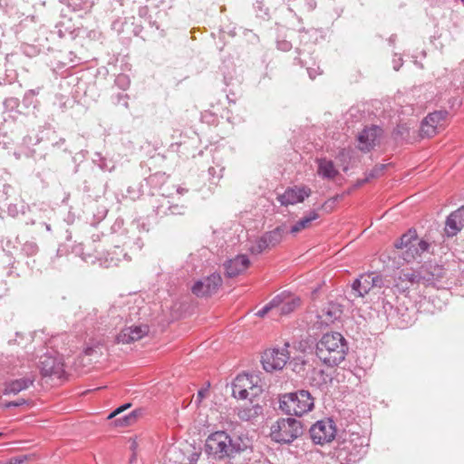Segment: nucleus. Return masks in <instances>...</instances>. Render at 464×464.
Instances as JSON below:
<instances>
[{
  "label": "nucleus",
  "instance_id": "nucleus-1",
  "mask_svg": "<svg viewBox=\"0 0 464 464\" xmlns=\"http://www.w3.org/2000/svg\"><path fill=\"white\" fill-rule=\"evenodd\" d=\"M247 438L230 436L225 430L210 433L205 442L204 451L215 460L235 459L248 448Z\"/></svg>",
  "mask_w": 464,
  "mask_h": 464
},
{
  "label": "nucleus",
  "instance_id": "nucleus-2",
  "mask_svg": "<svg viewBox=\"0 0 464 464\" xmlns=\"http://www.w3.org/2000/svg\"><path fill=\"white\" fill-rule=\"evenodd\" d=\"M348 351L349 343L339 332L324 334L315 345L316 356L329 367L338 366L343 362Z\"/></svg>",
  "mask_w": 464,
  "mask_h": 464
},
{
  "label": "nucleus",
  "instance_id": "nucleus-3",
  "mask_svg": "<svg viewBox=\"0 0 464 464\" xmlns=\"http://www.w3.org/2000/svg\"><path fill=\"white\" fill-rule=\"evenodd\" d=\"M314 407V399L307 390H297L279 396V409L288 416H302Z\"/></svg>",
  "mask_w": 464,
  "mask_h": 464
},
{
  "label": "nucleus",
  "instance_id": "nucleus-4",
  "mask_svg": "<svg viewBox=\"0 0 464 464\" xmlns=\"http://www.w3.org/2000/svg\"><path fill=\"white\" fill-rule=\"evenodd\" d=\"M305 426L293 416L281 418L271 427L273 440L279 443L290 444L303 435Z\"/></svg>",
  "mask_w": 464,
  "mask_h": 464
},
{
  "label": "nucleus",
  "instance_id": "nucleus-5",
  "mask_svg": "<svg viewBox=\"0 0 464 464\" xmlns=\"http://www.w3.org/2000/svg\"><path fill=\"white\" fill-rule=\"evenodd\" d=\"M82 191L89 198H98L105 194L107 182L92 164H84L80 172Z\"/></svg>",
  "mask_w": 464,
  "mask_h": 464
},
{
  "label": "nucleus",
  "instance_id": "nucleus-6",
  "mask_svg": "<svg viewBox=\"0 0 464 464\" xmlns=\"http://www.w3.org/2000/svg\"><path fill=\"white\" fill-rule=\"evenodd\" d=\"M443 238L444 234L440 233L438 229H430L422 237L419 238L417 237V240L414 242L413 246L409 251H405L402 254V257L407 263H411L418 257H420L425 253L434 255L435 246H437V244H440V241L443 240Z\"/></svg>",
  "mask_w": 464,
  "mask_h": 464
},
{
  "label": "nucleus",
  "instance_id": "nucleus-7",
  "mask_svg": "<svg viewBox=\"0 0 464 464\" xmlns=\"http://www.w3.org/2000/svg\"><path fill=\"white\" fill-rule=\"evenodd\" d=\"M420 273L424 286H432L437 289H447L450 286L448 270L442 265L432 261L425 262L420 266Z\"/></svg>",
  "mask_w": 464,
  "mask_h": 464
},
{
  "label": "nucleus",
  "instance_id": "nucleus-8",
  "mask_svg": "<svg viewBox=\"0 0 464 464\" xmlns=\"http://www.w3.org/2000/svg\"><path fill=\"white\" fill-rule=\"evenodd\" d=\"M287 233V226L283 223L256 238L250 246L249 251L254 255H260L267 249L274 248L281 243L284 236Z\"/></svg>",
  "mask_w": 464,
  "mask_h": 464
},
{
  "label": "nucleus",
  "instance_id": "nucleus-9",
  "mask_svg": "<svg viewBox=\"0 0 464 464\" xmlns=\"http://www.w3.org/2000/svg\"><path fill=\"white\" fill-rule=\"evenodd\" d=\"M309 436L314 444L331 442L338 436L334 421L331 418L317 420L309 428Z\"/></svg>",
  "mask_w": 464,
  "mask_h": 464
},
{
  "label": "nucleus",
  "instance_id": "nucleus-10",
  "mask_svg": "<svg viewBox=\"0 0 464 464\" xmlns=\"http://www.w3.org/2000/svg\"><path fill=\"white\" fill-rule=\"evenodd\" d=\"M222 283L220 274L214 272L197 280L191 286V292L197 297H208L217 293Z\"/></svg>",
  "mask_w": 464,
  "mask_h": 464
},
{
  "label": "nucleus",
  "instance_id": "nucleus-11",
  "mask_svg": "<svg viewBox=\"0 0 464 464\" xmlns=\"http://www.w3.org/2000/svg\"><path fill=\"white\" fill-rule=\"evenodd\" d=\"M289 360L286 348H273L264 352L261 357L263 369L266 372L282 370Z\"/></svg>",
  "mask_w": 464,
  "mask_h": 464
},
{
  "label": "nucleus",
  "instance_id": "nucleus-12",
  "mask_svg": "<svg viewBox=\"0 0 464 464\" xmlns=\"http://www.w3.org/2000/svg\"><path fill=\"white\" fill-rule=\"evenodd\" d=\"M349 440L346 437L343 439V449L349 452L351 456L350 460L355 461L366 454L369 446L368 439L354 432L349 434Z\"/></svg>",
  "mask_w": 464,
  "mask_h": 464
},
{
  "label": "nucleus",
  "instance_id": "nucleus-13",
  "mask_svg": "<svg viewBox=\"0 0 464 464\" xmlns=\"http://www.w3.org/2000/svg\"><path fill=\"white\" fill-rule=\"evenodd\" d=\"M382 133V129L377 125L366 126L357 137L359 149L363 152H369L379 144Z\"/></svg>",
  "mask_w": 464,
  "mask_h": 464
},
{
  "label": "nucleus",
  "instance_id": "nucleus-14",
  "mask_svg": "<svg viewBox=\"0 0 464 464\" xmlns=\"http://www.w3.org/2000/svg\"><path fill=\"white\" fill-rule=\"evenodd\" d=\"M39 368L44 377L61 378L63 373V364L61 360L49 353L40 357Z\"/></svg>",
  "mask_w": 464,
  "mask_h": 464
},
{
  "label": "nucleus",
  "instance_id": "nucleus-15",
  "mask_svg": "<svg viewBox=\"0 0 464 464\" xmlns=\"http://www.w3.org/2000/svg\"><path fill=\"white\" fill-rule=\"evenodd\" d=\"M311 195V189L307 187L287 188L283 194L277 196V200L282 206L295 205L303 202Z\"/></svg>",
  "mask_w": 464,
  "mask_h": 464
},
{
  "label": "nucleus",
  "instance_id": "nucleus-16",
  "mask_svg": "<svg viewBox=\"0 0 464 464\" xmlns=\"http://www.w3.org/2000/svg\"><path fill=\"white\" fill-rule=\"evenodd\" d=\"M150 328L147 324H132L124 327L116 335V342L118 343H130L140 340L142 337L149 334Z\"/></svg>",
  "mask_w": 464,
  "mask_h": 464
},
{
  "label": "nucleus",
  "instance_id": "nucleus-17",
  "mask_svg": "<svg viewBox=\"0 0 464 464\" xmlns=\"http://www.w3.org/2000/svg\"><path fill=\"white\" fill-rule=\"evenodd\" d=\"M343 313V306L336 302H328L317 314L318 323L322 325L329 324L339 320Z\"/></svg>",
  "mask_w": 464,
  "mask_h": 464
},
{
  "label": "nucleus",
  "instance_id": "nucleus-18",
  "mask_svg": "<svg viewBox=\"0 0 464 464\" xmlns=\"http://www.w3.org/2000/svg\"><path fill=\"white\" fill-rule=\"evenodd\" d=\"M464 227V206L452 211L446 218L444 233L448 237L456 236Z\"/></svg>",
  "mask_w": 464,
  "mask_h": 464
},
{
  "label": "nucleus",
  "instance_id": "nucleus-19",
  "mask_svg": "<svg viewBox=\"0 0 464 464\" xmlns=\"http://www.w3.org/2000/svg\"><path fill=\"white\" fill-rule=\"evenodd\" d=\"M250 265V260L246 255H237L234 258L224 262L226 276L232 278L242 274Z\"/></svg>",
  "mask_w": 464,
  "mask_h": 464
},
{
  "label": "nucleus",
  "instance_id": "nucleus-20",
  "mask_svg": "<svg viewBox=\"0 0 464 464\" xmlns=\"http://www.w3.org/2000/svg\"><path fill=\"white\" fill-rule=\"evenodd\" d=\"M121 260L130 261V257L120 246H114L103 257L99 258L100 265L106 268L119 266Z\"/></svg>",
  "mask_w": 464,
  "mask_h": 464
},
{
  "label": "nucleus",
  "instance_id": "nucleus-21",
  "mask_svg": "<svg viewBox=\"0 0 464 464\" xmlns=\"http://www.w3.org/2000/svg\"><path fill=\"white\" fill-rule=\"evenodd\" d=\"M251 376L248 374L237 375L232 382V396L236 399L246 400L248 396L246 386L252 388Z\"/></svg>",
  "mask_w": 464,
  "mask_h": 464
},
{
  "label": "nucleus",
  "instance_id": "nucleus-22",
  "mask_svg": "<svg viewBox=\"0 0 464 464\" xmlns=\"http://www.w3.org/2000/svg\"><path fill=\"white\" fill-rule=\"evenodd\" d=\"M394 316L392 317L391 322L400 328H405L413 323L412 311H410L407 306L402 304L395 305Z\"/></svg>",
  "mask_w": 464,
  "mask_h": 464
},
{
  "label": "nucleus",
  "instance_id": "nucleus-23",
  "mask_svg": "<svg viewBox=\"0 0 464 464\" xmlns=\"http://www.w3.org/2000/svg\"><path fill=\"white\" fill-rule=\"evenodd\" d=\"M35 377L34 374L26 375L20 379L12 380L5 384L4 394H17L28 389L34 384Z\"/></svg>",
  "mask_w": 464,
  "mask_h": 464
},
{
  "label": "nucleus",
  "instance_id": "nucleus-24",
  "mask_svg": "<svg viewBox=\"0 0 464 464\" xmlns=\"http://www.w3.org/2000/svg\"><path fill=\"white\" fill-rule=\"evenodd\" d=\"M150 204L156 217L161 218L163 217L169 216L171 200L169 197H166L163 194L159 195L151 198Z\"/></svg>",
  "mask_w": 464,
  "mask_h": 464
},
{
  "label": "nucleus",
  "instance_id": "nucleus-25",
  "mask_svg": "<svg viewBox=\"0 0 464 464\" xmlns=\"http://www.w3.org/2000/svg\"><path fill=\"white\" fill-rule=\"evenodd\" d=\"M399 280L401 282V284H406L405 286L402 285L401 287L399 286V284L396 285V286L401 292H404L406 289H408L410 285H413L415 284L422 285L420 267L418 270L401 271L399 276Z\"/></svg>",
  "mask_w": 464,
  "mask_h": 464
},
{
  "label": "nucleus",
  "instance_id": "nucleus-26",
  "mask_svg": "<svg viewBox=\"0 0 464 464\" xmlns=\"http://www.w3.org/2000/svg\"><path fill=\"white\" fill-rule=\"evenodd\" d=\"M280 295V304L276 307V315H287L294 312L301 304L298 297Z\"/></svg>",
  "mask_w": 464,
  "mask_h": 464
},
{
  "label": "nucleus",
  "instance_id": "nucleus-27",
  "mask_svg": "<svg viewBox=\"0 0 464 464\" xmlns=\"http://www.w3.org/2000/svg\"><path fill=\"white\" fill-rule=\"evenodd\" d=\"M297 31L300 34V43L303 44H307L309 43L316 44L320 40H324L325 36L323 29H305L304 27L301 26L297 29Z\"/></svg>",
  "mask_w": 464,
  "mask_h": 464
},
{
  "label": "nucleus",
  "instance_id": "nucleus-28",
  "mask_svg": "<svg viewBox=\"0 0 464 464\" xmlns=\"http://www.w3.org/2000/svg\"><path fill=\"white\" fill-rule=\"evenodd\" d=\"M317 173L320 177L326 179H334L338 174V170L334 167L333 160L326 158H319L316 160Z\"/></svg>",
  "mask_w": 464,
  "mask_h": 464
},
{
  "label": "nucleus",
  "instance_id": "nucleus-29",
  "mask_svg": "<svg viewBox=\"0 0 464 464\" xmlns=\"http://www.w3.org/2000/svg\"><path fill=\"white\" fill-rule=\"evenodd\" d=\"M392 138L396 143H411L414 137L411 135V127L408 123H399L392 132Z\"/></svg>",
  "mask_w": 464,
  "mask_h": 464
},
{
  "label": "nucleus",
  "instance_id": "nucleus-30",
  "mask_svg": "<svg viewBox=\"0 0 464 464\" xmlns=\"http://www.w3.org/2000/svg\"><path fill=\"white\" fill-rule=\"evenodd\" d=\"M369 278L370 276L367 273L361 275L358 278L353 280L352 283V291L356 296L363 297L370 292L371 288Z\"/></svg>",
  "mask_w": 464,
  "mask_h": 464
},
{
  "label": "nucleus",
  "instance_id": "nucleus-31",
  "mask_svg": "<svg viewBox=\"0 0 464 464\" xmlns=\"http://www.w3.org/2000/svg\"><path fill=\"white\" fill-rule=\"evenodd\" d=\"M251 406H246L238 411L237 416L243 421H249L256 419L263 412V407L258 404H253V399H250Z\"/></svg>",
  "mask_w": 464,
  "mask_h": 464
},
{
  "label": "nucleus",
  "instance_id": "nucleus-32",
  "mask_svg": "<svg viewBox=\"0 0 464 464\" xmlns=\"http://www.w3.org/2000/svg\"><path fill=\"white\" fill-rule=\"evenodd\" d=\"M142 409H135L122 417L114 419L113 424L115 427H126L132 425L136 422L138 418L142 415Z\"/></svg>",
  "mask_w": 464,
  "mask_h": 464
},
{
  "label": "nucleus",
  "instance_id": "nucleus-33",
  "mask_svg": "<svg viewBox=\"0 0 464 464\" xmlns=\"http://www.w3.org/2000/svg\"><path fill=\"white\" fill-rule=\"evenodd\" d=\"M90 164L92 166H97L101 171H108L111 172L115 169V162L112 160H109L105 157H102L100 152H96L94 157Z\"/></svg>",
  "mask_w": 464,
  "mask_h": 464
},
{
  "label": "nucleus",
  "instance_id": "nucleus-34",
  "mask_svg": "<svg viewBox=\"0 0 464 464\" xmlns=\"http://www.w3.org/2000/svg\"><path fill=\"white\" fill-rule=\"evenodd\" d=\"M40 90V88H37L26 91L23 97L22 106L27 110H36L39 105L37 95L39 94Z\"/></svg>",
  "mask_w": 464,
  "mask_h": 464
},
{
  "label": "nucleus",
  "instance_id": "nucleus-35",
  "mask_svg": "<svg viewBox=\"0 0 464 464\" xmlns=\"http://www.w3.org/2000/svg\"><path fill=\"white\" fill-rule=\"evenodd\" d=\"M352 150L346 148H343L339 150L337 152L335 159L340 163L344 172L349 169V163L352 159Z\"/></svg>",
  "mask_w": 464,
  "mask_h": 464
},
{
  "label": "nucleus",
  "instance_id": "nucleus-36",
  "mask_svg": "<svg viewBox=\"0 0 464 464\" xmlns=\"http://www.w3.org/2000/svg\"><path fill=\"white\" fill-rule=\"evenodd\" d=\"M448 114L449 112L446 110L434 111L433 112L429 113L424 118L425 123H431L434 124L435 127H437V125L440 121H444L447 118Z\"/></svg>",
  "mask_w": 464,
  "mask_h": 464
},
{
  "label": "nucleus",
  "instance_id": "nucleus-37",
  "mask_svg": "<svg viewBox=\"0 0 464 464\" xmlns=\"http://www.w3.org/2000/svg\"><path fill=\"white\" fill-rule=\"evenodd\" d=\"M292 370L297 374H304L305 372V366L308 364V361H306L304 357L298 356L294 358L289 362Z\"/></svg>",
  "mask_w": 464,
  "mask_h": 464
},
{
  "label": "nucleus",
  "instance_id": "nucleus-38",
  "mask_svg": "<svg viewBox=\"0 0 464 464\" xmlns=\"http://www.w3.org/2000/svg\"><path fill=\"white\" fill-rule=\"evenodd\" d=\"M253 8L257 17L264 20L269 18V8L265 5L264 0H256Z\"/></svg>",
  "mask_w": 464,
  "mask_h": 464
},
{
  "label": "nucleus",
  "instance_id": "nucleus-39",
  "mask_svg": "<svg viewBox=\"0 0 464 464\" xmlns=\"http://www.w3.org/2000/svg\"><path fill=\"white\" fill-rule=\"evenodd\" d=\"M437 127L431 123H425V119L422 120L419 130V135L420 138H430L433 137L437 132Z\"/></svg>",
  "mask_w": 464,
  "mask_h": 464
},
{
  "label": "nucleus",
  "instance_id": "nucleus-40",
  "mask_svg": "<svg viewBox=\"0 0 464 464\" xmlns=\"http://www.w3.org/2000/svg\"><path fill=\"white\" fill-rule=\"evenodd\" d=\"M88 155V150H81L79 152L75 153L72 157V162L75 164L73 173L77 174L82 171V167L85 163L82 164L86 156Z\"/></svg>",
  "mask_w": 464,
  "mask_h": 464
},
{
  "label": "nucleus",
  "instance_id": "nucleus-41",
  "mask_svg": "<svg viewBox=\"0 0 464 464\" xmlns=\"http://www.w3.org/2000/svg\"><path fill=\"white\" fill-rule=\"evenodd\" d=\"M402 241L405 244V251H409L410 248L413 246L414 242L417 240V231L414 228H410L406 233L401 236Z\"/></svg>",
  "mask_w": 464,
  "mask_h": 464
},
{
  "label": "nucleus",
  "instance_id": "nucleus-42",
  "mask_svg": "<svg viewBox=\"0 0 464 464\" xmlns=\"http://www.w3.org/2000/svg\"><path fill=\"white\" fill-rule=\"evenodd\" d=\"M280 304V295L275 296L269 303L256 313L258 317H264L268 312L276 311V307Z\"/></svg>",
  "mask_w": 464,
  "mask_h": 464
},
{
  "label": "nucleus",
  "instance_id": "nucleus-43",
  "mask_svg": "<svg viewBox=\"0 0 464 464\" xmlns=\"http://www.w3.org/2000/svg\"><path fill=\"white\" fill-rule=\"evenodd\" d=\"M225 168L219 165L209 167L208 169L209 181L212 184H217L223 177V171Z\"/></svg>",
  "mask_w": 464,
  "mask_h": 464
},
{
  "label": "nucleus",
  "instance_id": "nucleus-44",
  "mask_svg": "<svg viewBox=\"0 0 464 464\" xmlns=\"http://www.w3.org/2000/svg\"><path fill=\"white\" fill-rule=\"evenodd\" d=\"M70 252L76 256H80L84 262H89V259L92 258L91 255L84 254L82 243L70 244Z\"/></svg>",
  "mask_w": 464,
  "mask_h": 464
},
{
  "label": "nucleus",
  "instance_id": "nucleus-45",
  "mask_svg": "<svg viewBox=\"0 0 464 464\" xmlns=\"http://www.w3.org/2000/svg\"><path fill=\"white\" fill-rule=\"evenodd\" d=\"M34 459H35L34 453L24 454V455L14 456V457L2 462V464H23L24 462L33 460Z\"/></svg>",
  "mask_w": 464,
  "mask_h": 464
},
{
  "label": "nucleus",
  "instance_id": "nucleus-46",
  "mask_svg": "<svg viewBox=\"0 0 464 464\" xmlns=\"http://www.w3.org/2000/svg\"><path fill=\"white\" fill-rule=\"evenodd\" d=\"M3 105H4V108L5 111H17V112L21 113V111H19L20 101L18 98H15V97L6 98L3 102Z\"/></svg>",
  "mask_w": 464,
  "mask_h": 464
},
{
  "label": "nucleus",
  "instance_id": "nucleus-47",
  "mask_svg": "<svg viewBox=\"0 0 464 464\" xmlns=\"http://www.w3.org/2000/svg\"><path fill=\"white\" fill-rule=\"evenodd\" d=\"M382 313L385 314L387 320L391 321L392 317L394 316L395 305L392 302L387 300L386 298L382 299Z\"/></svg>",
  "mask_w": 464,
  "mask_h": 464
},
{
  "label": "nucleus",
  "instance_id": "nucleus-48",
  "mask_svg": "<svg viewBox=\"0 0 464 464\" xmlns=\"http://www.w3.org/2000/svg\"><path fill=\"white\" fill-rule=\"evenodd\" d=\"M390 164H377L370 171L365 173L369 180L379 178Z\"/></svg>",
  "mask_w": 464,
  "mask_h": 464
},
{
  "label": "nucleus",
  "instance_id": "nucleus-49",
  "mask_svg": "<svg viewBox=\"0 0 464 464\" xmlns=\"http://www.w3.org/2000/svg\"><path fill=\"white\" fill-rule=\"evenodd\" d=\"M39 251L38 245L34 241H26L22 246V253L27 256H33Z\"/></svg>",
  "mask_w": 464,
  "mask_h": 464
},
{
  "label": "nucleus",
  "instance_id": "nucleus-50",
  "mask_svg": "<svg viewBox=\"0 0 464 464\" xmlns=\"http://www.w3.org/2000/svg\"><path fill=\"white\" fill-rule=\"evenodd\" d=\"M318 218L319 215L317 214L316 210H312L308 213V215L299 219L296 223L299 227H301L302 229H304L312 221L317 219Z\"/></svg>",
  "mask_w": 464,
  "mask_h": 464
},
{
  "label": "nucleus",
  "instance_id": "nucleus-51",
  "mask_svg": "<svg viewBox=\"0 0 464 464\" xmlns=\"http://www.w3.org/2000/svg\"><path fill=\"white\" fill-rule=\"evenodd\" d=\"M72 240V235L71 233L66 230V243L59 245L57 251H56V256L61 257L63 256H66L70 252V244L68 242H71Z\"/></svg>",
  "mask_w": 464,
  "mask_h": 464
},
{
  "label": "nucleus",
  "instance_id": "nucleus-52",
  "mask_svg": "<svg viewBox=\"0 0 464 464\" xmlns=\"http://www.w3.org/2000/svg\"><path fill=\"white\" fill-rule=\"evenodd\" d=\"M29 404H30V401L25 400V399H18L16 401L1 402V407L3 409H10V408H14V407H21L24 405H29Z\"/></svg>",
  "mask_w": 464,
  "mask_h": 464
},
{
  "label": "nucleus",
  "instance_id": "nucleus-53",
  "mask_svg": "<svg viewBox=\"0 0 464 464\" xmlns=\"http://www.w3.org/2000/svg\"><path fill=\"white\" fill-rule=\"evenodd\" d=\"M368 276H370V288L373 287H382L383 285V277L380 275H377L374 272L368 273Z\"/></svg>",
  "mask_w": 464,
  "mask_h": 464
},
{
  "label": "nucleus",
  "instance_id": "nucleus-54",
  "mask_svg": "<svg viewBox=\"0 0 464 464\" xmlns=\"http://www.w3.org/2000/svg\"><path fill=\"white\" fill-rule=\"evenodd\" d=\"M23 53L28 57H34L41 53V48L34 44H25Z\"/></svg>",
  "mask_w": 464,
  "mask_h": 464
},
{
  "label": "nucleus",
  "instance_id": "nucleus-55",
  "mask_svg": "<svg viewBox=\"0 0 464 464\" xmlns=\"http://www.w3.org/2000/svg\"><path fill=\"white\" fill-rule=\"evenodd\" d=\"M69 102V98L63 96V94H56L53 102V105L58 107L60 110L64 111L67 107V102Z\"/></svg>",
  "mask_w": 464,
  "mask_h": 464
},
{
  "label": "nucleus",
  "instance_id": "nucleus-56",
  "mask_svg": "<svg viewBox=\"0 0 464 464\" xmlns=\"http://www.w3.org/2000/svg\"><path fill=\"white\" fill-rule=\"evenodd\" d=\"M293 45L290 41H287L286 39H276V48L282 52H288L292 49Z\"/></svg>",
  "mask_w": 464,
  "mask_h": 464
},
{
  "label": "nucleus",
  "instance_id": "nucleus-57",
  "mask_svg": "<svg viewBox=\"0 0 464 464\" xmlns=\"http://www.w3.org/2000/svg\"><path fill=\"white\" fill-rule=\"evenodd\" d=\"M186 207L184 205H179L175 204L171 201L170 208H169V215H184L186 212Z\"/></svg>",
  "mask_w": 464,
  "mask_h": 464
},
{
  "label": "nucleus",
  "instance_id": "nucleus-58",
  "mask_svg": "<svg viewBox=\"0 0 464 464\" xmlns=\"http://www.w3.org/2000/svg\"><path fill=\"white\" fill-rule=\"evenodd\" d=\"M115 83L118 85L121 90H125L130 85V80L127 75L125 74H120L115 79Z\"/></svg>",
  "mask_w": 464,
  "mask_h": 464
},
{
  "label": "nucleus",
  "instance_id": "nucleus-59",
  "mask_svg": "<svg viewBox=\"0 0 464 464\" xmlns=\"http://www.w3.org/2000/svg\"><path fill=\"white\" fill-rule=\"evenodd\" d=\"M25 223L26 224H30V225H39L41 227H44L46 231H51V225L47 224L44 220H43L41 218H38L36 217L32 218H28L25 221Z\"/></svg>",
  "mask_w": 464,
  "mask_h": 464
},
{
  "label": "nucleus",
  "instance_id": "nucleus-60",
  "mask_svg": "<svg viewBox=\"0 0 464 464\" xmlns=\"http://www.w3.org/2000/svg\"><path fill=\"white\" fill-rule=\"evenodd\" d=\"M130 226L132 228L138 229L140 232H148L150 230L149 226L141 218L134 220Z\"/></svg>",
  "mask_w": 464,
  "mask_h": 464
},
{
  "label": "nucleus",
  "instance_id": "nucleus-61",
  "mask_svg": "<svg viewBox=\"0 0 464 464\" xmlns=\"http://www.w3.org/2000/svg\"><path fill=\"white\" fill-rule=\"evenodd\" d=\"M1 187L2 189H0V204L7 200L9 191L12 189V187L7 184H1Z\"/></svg>",
  "mask_w": 464,
  "mask_h": 464
},
{
  "label": "nucleus",
  "instance_id": "nucleus-62",
  "mask_svg": "<svg viewBox=\"0 0 464 464\" xmlns=\"http://www.w3.org/2000/svg\"><path fill=\"white\" fill-rule=\"evenodd\" d=\"M210 383L208 382L206 387H203L198 391L196 402L199 404L208 392Z\"/></svg>",
  "mask_w": 464,
  "mask_h": 464
},
{
  "label": "nucleus",
  "instance_id": "nucleus-63",
  "mask_svg": "<svg viewBox=\"0 0 464 464\" xmlns=\"http://www.w3.org/2000/svg\"><path fill=\"white\" fill-rule=\"evenodd\" d=\"M337 198L338 197H334V198H331L329 199H327L322 206H321V208L324 209L325 211L329 212L331 211L336 201H337Z\"/></svg>",
  "mask_w": 464,
  "mask_h": 464
},
{
  "label": "nucleus",
  "instance_id": "nucleus-64",
  "mask_svg": "<svg viewBox=\"0 0 464 464\" xmlns=\"http://www.w3.org/2000/svg\"><path fill=\"white\" fill-rule=\"evenodd\" d=\"M123 224H124V221L122 218H116V220L114 221V223L111 226L112 233H119L121 231V229L122 228Z\"/></svg>",
  "mask_w": 464,
  "mask_h": 464
}]
</instances>
